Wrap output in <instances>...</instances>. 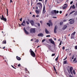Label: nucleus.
<instances>
[{"mask_svg":"<svg viewBox=\"0 0 77 77\" xmlns=\"http://www.w3.org/2000/svg\"><path fill=\"white\" fill-rule=\"evenodd\" d=\"M59 11H56V10H53L51 11V15L52 16H56L57 14H58Z\"/></svg>","mask_w":77,"mask_h":77,"instance_id":"nucleus-1","label":"nucleus"},{"mask_svg":"<svg viewBox=\"0 0 77 77\" xmlns=\"http://www.w3.org/2000/svg\"><path fill=\"white\" fill-rule=\"evenodd\" d=\"M29 52H30L31 55V56H32V57H35V52H33V51L32 50V49H30L29 51Z\"/></svg>","mask_w":77,"mask_h":77,"instance_id":"nucleus-2","label":"nucleus"},{"mask_svg":"<svg viewBox=\"0 0 77 77\" xmlns=\"http://www.w3.org/2000/svg\"><path fill=\"white\" fill-rule=\"evenodd\" d=\"M37 5H38V7H39L40 9H41L42 8V5L41 2H39L37 4Z\"/></svg>","mask_w":77,"mask_h":77,"instance_id":"nucleus-3","label":"nucleus"},{"mask_svg":"<svg viewBox=\"0 0 77 77\" xmlns=\"http://www.w3.org/2000/svg\"><path fill=\"white\" fill-rule=\"evenodd\" d=\"M45 12H46V11H45V5H44L42 11V14L43 15H45Z\"/></svg>","mask_w":77,"mask_h":77,"instance_id":"nucleus-4","label":"nucleus"},{"mask_svg":"<svg viewBox=\"0 0 77 77\" xmlns=\"http://www.w3.org/2000/svg\"><path fill=\"white\" fill-rule=\"evenodd\" d=\"M0 18L1 20H3V21H5V22H6V21L7 20V19H6V18L4 17L3 15H2V17H0Z\"/></svg>","mask_w":77,"mask_h":77,"instance_id":"nucleus-5","label":"nucleus"},{"mask_svg":"<svg viewBox=\"0 0 77 77\" xmlns=\"http://www.w3.org/2000/svg\"><path fill=\"white\" fill-rule=\"evenodd\" d=\"M67 7L68 5H67V4H65L63 5L62 8L63 9H66V8H67Z\"/></svg>","mask_w":77,"mask_h":77,"instance_id":"nucleus-6","label":"nucleus"},{"mask_svg":"<svg viewBox=\"0 0 77 77\" xmlns=\"http://www.w3.org/2000/svg\"><path fill=\"white\" fill-rule=\"evenodd\" d=\"M69 69L70 72L71 74H73V73L72 72V70H73V67L72 66H70L69 68Z\"/></svg>","mask_w":77,"mask_h":77,"instance_id":"nucleus-7","label":"nucleus"},{"mask_svg":"<svg viewBox=\"0 0 77 77\" xmlns=\"http://www.w3.org/2000/svg\"><path fill=\"white\" fill-rule=\"evenodd\" d=\"M30 33H35V28L31 29L30 30Z\"/></svg>","mask_w":77,"mask_h":77,"instance_id":"nucleus-8","label":"nucleus"},{"mask_svg":"<svg viewBox=\"0 0 77 77\" xmlns=\"http://www.w3.org/2000/svg\"><path fill=\"white\" fill-rule=\"evenodd\" d=\"M38 36H41V37H43L44 36V34L42 33H40L38 35Z\"/></svg>","mask_w":77,"mask_h":77,"instance_id":"nucleus-9","label":"nucleus"},{"mask_svg":"<svg viewBox=\"0 0 77 77\" xmlns=\"http://www.w3.org/2000/svg\"><path fill=\"white\" fill-rule=\"evenodd\" d=\"M30 23H31L32 26H34V24H35V23H34V21L33 20H31L30 21Z\"/></svg>","mask_w":77,"mask_h":77,"instance_id":"nucleus-10","label":"nucleus"},{"mask_svg":"<svg viewBox=\"0 0 77 77\" xmlns=\"http://www.w3.org/2000/svg\"><path fill=\"white\" fill-rule=\"evenodd\" d=\"M57 29V26H55L54 29V32L55 33H56V30Z\"/></svg>","mask_w":77,"mask_h":77,"instance_id":"nucleus-11","label":"nucleus"},{"mask_svg":"<svg viewBox=\"0 0 77 77\" xmlns=\"http://www.w3.org/2000/svg\"><path fill=\"white\" fill-rule=\"evenodd\" d=\"M26 24V21H25V20H23V23L21 24V25L23 26H25V24Z\"/></svg>","mask_w":77,"mask_h":77,"instance_id":"nucleus-12","label":"nucleus"},{"mask_svg":"<svg viewBox=\"0 0 77 77\" xmlns=\"http://www.w3.org/2000/svg\"><path fill=\"white\" fill-rule=\"evenodd\" d=\"M24 30L25 32V33L26 34V35H28L29 34V32H27V30L25 29V28H24Z\"/></svg>","mask_w":77,"mask_h":77,"instance_id":"nucleus-13","label":"nucleus"},{"mask_svg":"<svg viewBox=\"0 0 77 77\" xmlns=\"http://www.w3.org/2000/svg\"><path fill=\"white\" fill-rule=\"evenodd\" d=\"M75 21L74 20H72L69 23L71 24H74V23Z\"/></svg>","mask_w":77,"mask_h":77,"instance_id":"nucleus-14","label":"nucleus"},{"mask_svg":"<svg viewBox=\"0 0 77 77\" xmlns=\"http://www.w3.org/2000/svg\"><path fill=\"white\" fill-rule=\"evenodd\" d=\"M45 32L46 34H48V33H49V31H48V30H47V29H45Z\"/></svg>","mask_w":77,"mask_h":77,"instance_id":"nucleus-15","label":"nucleus"},{"mask_svg":"<svg viewBox=\"0 0 77 77\" xmlns=\"http://www.w3.org/2000/svg\"><path fill=\"white\" fill-rule=\"evenodd\" d=\"M67 27V26L65 25L63 27L62 29L63 30H65L66 29V28Z\"/></svg>","mask_w":77,"mask_h":77,"instance_id":"nucleus-16","label":"nucleus"},{"mask_svg":"<svg viewBox=\"0 0 77 77\" xmlns=\"http://www.w3.org/2000/svg\"><path fill=\"white\" fill-rule=\"evenodd\" d=\"M16 58L17 59V60H21V58L18 57V56H17L16 57Z\"/></svg>","mask_w":77,"mask_h":77,"instance_id":"nucleus-17","label":"nucleus"},{"mask_svg":"<svg viewBox=\"0 0 77 77\" xmlns=\"http://www.w3.org/2000/svg\"><path fill=\"white\" fill-rule=\"evenodd\" d=\"M35 12L37 14H39V11H38V10H36Z\"/></svg>","mask_w":77,"mask_h":77,"instance_id":"nucleus-18","label":"nucleus"},{"mask_svg":"<svg viewBox=\"0 0 77 77\" xmlns=\"http://www.w3.org/2000/svg\"><path fill=\"white\" fill-rule=\"evenodd\" d=\"M74 35H71V39H74Z\"/></svg>","mask_w":77,"mask_h":77,"instance_id":"nucleus-19","label":"nucleus"},{"mask_svg":"<svg viewBox=\"0 0 77 77\" xmlns=\"http://www.w3.org/2000/svg\"><path fill=\"white\" fill-rule=\"evenodd\" d=\"M35 42H39L38 39L35 38Z\"/></svg>","mask_w":77,"mask_h":77,"instance_id":"nucleus-20","label":"nucleus"},{"mask_svg":"<svg viewBox=\"0 0 77 77\" xmlns=\"http://www.w3.org/2000/svg\"><path fill=\"white\" fill-rule=\"evenodd\" d=\"M74 12H75V11H72L69 13V15H71Z\"/></svg>","mask_w":77,"mask_h":77,"instance_id":"nucleus-21","label":"nucleus"},{"mask_svg":"<svg viewBox=\"0 0 77 77\" xmlns=\"http://www.w3.org/2000/svg\"><path fill=\"white\" fill-rule=\"evenodd\" d=\"M53 68H54V71H55L56 72V67H55V66H54Z\"/></svg>","mask_w":77,"mask_h":77,"instance_id":"nucleus-22","label":"nucleus"},{"mask_svg":"<svg viewBox=\"0 0 77 77\" xmlns=\"http://www.w3.org/2000/svg\"><path fill=\"white\" fill-rule=\"evenodd\" d=\"M49 23H50V24H51V25L52 26V23H51V20H50L49 21Z\"/></svg>","mask_w":77,"mask_h":77,"instance_id":"nucleus-23","label":"nucleus"},{"mask_svg":"<svg viewBox=\"0 0 77 77\" xmlns=\"http://www.w3.org/2000/svg\"><path fill=\"white\" fill-rule=\"evenodd\" d=\"M3 44H6V40H4L3 41Z\"/></svg>","mask_w":77,"mask_h":77,"instance_id":"nucleus-24","label":"nucleus"},{"mask_svg":"<svg viewBox=\"0 0 77 77\" xmlns=\"http://www.w3.org/2000/svg\"><path fill=\"white\" fill-rule=\"evenodd\" d=\"M75 32H74L71 35L74 36V35H75Z\"/></svg>","mask_w":77,"mask_h":77,"instance_id":"nucleus-25","label":"nucleus"},{"mask_svg":"<svg viewBox=\"0 0 77 77\" xmlns=\"http://www.w3.org/2000/svg\"><path fill=\"white\" fill-rule=\"evenodd\" d=\"M51 44H54V45L55 44L54 42V41H53L51 42Z\"/></svg>","mask_w":77,"mask_h":77,"instance_id":"nucleus-26","label":"nucleus"},{"mask_svg":"<svg viewBox=\"0 0 77 77\" xmlns=\"http://www.w3.org/2000/svg\"><path fill=\"white\" fill-rule=\"evenodd\" d=\"M58 58H59V56H58V57L55 59V61H57V60H58Z\"/></svg>","mask_w":77,"mask_h":77,"instance_id":"nucleus-27","label":"nucleus"},{"mask_svg":"<svg viewBox=\"0 0 77 77\" xmlns=\"http://www.w3.org/2000/svg\"><path fill=\"white\" fill-rule=\"evenodd\" d=\"M72 9H75V5H73L72 7Z\"/></svg>","mask_w":77,"mask_h":77,"instance_id":"nucleus-28","label":"nucleus"},{"mask_svg":"<svg viewBox=\"0 0 77 77\" xmlns=\"http://www.w3.org/2000/svg\"><path fill=\"white\" fill-rule=\"evenodd\" d=\"M47 25H48L49 27H50V23H47Z\"/></svg>","mask_w":77,"mask_h":77,"instance_id":"nucleus-29","label":"nucleus"},{"mask_svg":"<svg viewBox=\"0 0 77 77\" xmlns=\"http://www.w3.org/2000/svg\"><path fill=\"white\" fill-rule=\"evenodd\" d=\"M67 61L66 60L64 61L63 64H66Z\"/></svg>","mask_w":77,"mask_h":77,"instance_id":"nucleus-30","label":"nucleus"},{"mask_svg":"<svg viewBox=\"0 0 77 77\" xmlns=\"http://www.w3.org/2000/svg\"><path fill=\"white\" fill-rule=\"evenodd\" d=\"M62 43V41H60V44H59V45H61Z\"/></svg>","mask_w":77,"mask_h":77,"instance_id":"nucleus-31","label":"nucleus"},{"mask_svg":"<svg viewBox=\"0 0 77 77\" xmlns=\"http://www.w3.org/2000/svg\"><path fill=\"white\" fill-rule=\"evenodd\" d=\"M74 15H77V11H76L74 13Z\"/></svg>","mask_w":77,"mask_h":77,"instance_id":"nucleus-32","label":"nucleus"},{"mask_svg":"<svg viewBox=\"0 0 77 77\" xmlns=\"http://www.w3.org/2000/svg\"><path fill=\"white\" fill-rule=\"evenodd\" d=\"M73 74H75V70H73Z\"/></svg>","mask_w":77,"mask_h":77,"instance_id":"nucleus-33","label":"nucleus"},{"mask_svg":"<svg viewBox=\"0 0 77 77\" xmlns=\"http://www.w3.org/2000/svg\"><path fill=\"white\" fill-rule=\"evenodd\" d=\"M67 71H68L69 73V74H70V72H70V70L68 69H67Z\"/></svg>","mask_w":77,"mask_h":77,"instance_id":"nucleus-34","label":"nucleus"},{"mask_svg":"<svg viewBox=\"0 0 77 77\" xmlns=\"http://www.w3.org/2000/svg\"><path fill=\"white\" fill-rule=\"evenodd\" d=\"M60 26H62V24H63V22H61L60 23Z\"/></svg>","mask_w":77,"mask_h":77,"instance_id":"nucleus-35","label":"nucleus"},{"mask_svg":"<svg viewBox=\"0 0 77 77\" xmlns=\"http://www.w3.org/2000/svg\"><path fill=\"white\" fill-rule=\"evenodd\" d=\"M7 16H8V9L7 8Z\"/></svg>","mask_w":77,"mask_h":77,"instance_id":"nucleus-36","label":"nucleus"},{"mask_svg":"<svg viewBox=\"0 0 77 77\" xmlns=\"http://www.w3.org/2000/svg\"><path fill=\"white\" fill-rule=\"evenodd\" d=\"M26 23L27 24H28V25L29 24V22H28L27 21H26Z\"/></svg>","mask_w":77,"mask_h":77,"instance_id":"nucleus-37","label":"nucleus"},{"mask_svg":"<svg viewBox=\"0 0 77 77\" xmlns=\"http://www.w3.org/2000/svg\"><path fill=\"white\" fill-rule=\"evenodd\" d=\"M75 50H77V45L75 46Z\"/></svg>","mask_w":77,"mask_h":77,"instance_id":"nucleus-38","label":"nucleus"},{"mask_svg":"<svg viewBox=\"0 0 77 77\" xmlns=\"http://www.w3.org/2000/svg\"><path fill=\"white\" fill-rule=\"evenodd\" d=\"M75 60H76V58H75L74 59L73 61L74 62H75Z\"/></svg>","mask_w":77,"mask_h":77,"instance_id":"nucleus-39","label":"nucleus"},{"mask_svg":"<svg viewBox=\"0 0 77 77\" xmlns=\"http://www.w3.org/2000/svg\"><path fill=\"white\" fill-rule=\"evenodd\" d=\"M55 54H53L51 56H55Z\"/></svg>","mask_w":77,"mask_h":77,"instance_id":"nucleus-40","label":"nucleus"},{"mask_svg":"<svg viewBox=\"0 0 77 77\" xmlns=\"http://www.w3.org/2000/svg\"><path fill=\"white\" fill-rule=\"evenodd\" d=\"M37 25L38 26V27H40V23H38Z\"/></svg>","mask_w":77,"mask_h":77,"instance_id":"nucleus-41","label":"nucleus"},{"mask_svg":"<svg viewBox=\"0 0 77 77\" xmlns=\"http://www.w3.org/2000/svg\"><path fill=\"white\" fill-rule=\"evenodd\" d=\"M45 41V39H43L42 40V42H44V41Z\"/></svg>","mask_w":77,"mask_h":77,"instance_id":"nucleus-42","label":"nucleus"},{"mask_svg":"<svg viewBox=\"0 0 77 77\" xmlns=\"http://www.w3.org/2000/svg\"><path fill=\"white\" fill-rule=\"evenodd\" d=\"M72 3H73V1H72V2H70V5H72Z\"/></svg>","mask_w":77,"mask_h":77,"instance_id":"nucleus-43","label":"nucleus"},{"mask_svg":"<svg viewBox=\"0 0 77 77\" xmlns=\"http://www.w3.org/2000/svg\"><path fill=\"white\" fill-rule=\"evenodd\" d=\"M12 67L13 68H14V69H16V68H15V67H14L13 65H11Z\"/></svg>","mask_w":77,"mask_h":77,"instance_id":"nucleus-44","label":"nucleus"},{"mask_svg":"<svg viewBox=\"0 0 77 77\" xmlns=\"http://www.w3.org/2000/svg\"><path fill=\"white\" fill-rule=\"evenodd\" d=\"M52 18H57V17H53L52 16Z\"/></svg>","mask_w":77,"mask_h":77,"instance_id":"nucleus-45","label":"nucleus"},{"mask_svg":"<svg viewBox=\"0 0 77 77\" xmlns=\"http://www.w3.org/2000/svg\"><path fill=\"white\" fill-rule=\"evenodd\" d=\"M49 41H50L51 42L53 41V40H52V39H49Z\"/></svg>","mask_w":77,"mask_h":77,"instance_id":"nucleus-46","label":"nucleus"},{"mask_svg":"<svg viewBox=\"0 0 77 77\" xmlns=\"http://www.w3.org/2000/svg\"><path fill=\"white\" fill-rule=\"evenodd\" d=\"M22 17H21V19H20V21H22Z\"/></svg>","mask_w":77,"mask_h":77,"instance_id":"nucleus-47","label":"nucleus"},{"mask_svg":"<svg viewBox=\"0 0 77 77\" xmlns=\"http://www.w3.org/2000/svg\"><path fill=\"white\" fill-rule=\"evenodd\" d=\"M62 50H65V47L63 46L62 47Z\"/></svg>","mask_w":77,"mask_h":77,"instance_id":"nucleus-48","label":"nucleus"},{"mask_svg":"<svg viewBox=\"0 0 77 77\" xmlns=\"http://www.w3.org/2000/svg\"><path fill=\"white\" fill-rule=\"evenodd\" d=\"M74 56H73L72 57V59H74Z\"/></svg>","mask_w":77,"mask_h":77,"instance_id":"nucleus-49","label":"nucleus"},{"mask_svg":"<svg viewBox=\"0 0 77 77\" xmlns=\"http://www.w3.org/2000/svg\"><path fill=\"white\" fill-rule=\"evenodd\" d=\"M46 37H50V35H47L46 36Z\"/></svg>","mask_w":77,"mask_h":77,"instance_id":"nucleus-50","label":"nucleus"},{"mask_svg":"<svg viewBox=\"0 0 77 77\" xmlns=\"http://www.w3.org/2000/svg\"><path fill=\"white\" fill-rule=\"evenodd\" d=\"M40 23H41V24H42L43 22H42V21H40Z\"/></svg>","mask_w":77,"mask_h":77,"instance_id":"nucleus-51","label":"nucleus"},{"mask_svg":"<svg viewBox=\"0 0 77 77\" xmlns=\"http://www.w3.org/2000/svg\"><path fill=\"white\" fill-rule=\"evenodd\" d=\"M48 0H45V3H46V4H47V2Z\"/></svg>","mask_w":77,"mask_h":77,"instance_id":"nucleus-52","label":"nucleus"},{"mask_svg":"<svg viewBox=\"0 0 77 77\" xmlns=\"http://www.w3.org/2000/svg\"><path fill=\"white\" fill-rule=\"evenodd\" d=\"M20 66H21V64H19L17 66L19 67Z\"/></svg>","mask_w":77,"mask_h":77,"instance_id":"nucleus-53","label":"nucleus"},{"mask_svg":"<svg viewBox=\"0 0 77 77\" xmlns=\"http://www.w3.org/2000/svg\"><path fill=\"white\" fill-rule=\"evenodd\" d=\"M34 26H35V27H37V26L35 25V24H34Z\"/></svg>","mask_w":77,"mask_h":77,"instance_id":"nucleus-54","label":"nucleus"},{"mask_svg":"<svg viewBox=\"0 0 77 77\" xmlns=\"http://www.w3.org/2000/svg\"><path fill=\"white\" fill-rule=\"evenodd\" d=\"M60 14H61L62 12V11H60Z\"/></svg>","mask_w":77,"mask_h":77,"instance_id":"nucleus-55","label":"nucleus"},{"mask_svg":"<svg viewBox=\"0 0 77 77\" xmlns=\"http://www.w3.org/2000/svg\"><path fill=\"white\" fill-rule=\"evenodd\" d=\"M72 6H71L70 7V8L69 10H71V8H72Z\"/></svg>","mask_w":77,"mask_h":77,"instance_id":"nucleus-56","label":"nucleus"},{"mask_svg":"<svg viewBox=\"0 0 77 77\" xmlns=\"http://www.w3.org/2000/svg\"><path fill=\"white\" fill-rule=\"evenodd\" d=\"M65 21H66V20H63V22H65Z\"/></svg>","mask_w":77,"mask_h":77,"instance_id":"nucleus-57","label":"nucleus"},{"mask_svg":"<svg viewBox=\"0 0 77 77\" xmlns=\"http://www.w3.org/2000/svg\"><path fill=\"white\" fill-rule=\"evenodd\" d=\"M28 20V21L29 22H30V20H29V19H27Z\"/></svg>","mask_w":77,"mask_h":77,"instance_id":"nucleus-58","label":"nucleus"},{"mask_svg":"<svg viewBox=\"0 0 77 77\" xmlns=\"http://www.w3.org/2000/svg\"><path fill=\"white\" fill-rule=\"evenodd\" d=\"M35 17V15L34 14H33L32 16V17Z\"/></svg>","mask_w":77,"mask_h":77,"instance_id":"nucleus-59","label":"nucleus"},{"mask_svg":"<svg viewBox=\"0 0 77 77\" xmlns=\"http://www.w3.org/2000/svg\"><path fill=\"white\" fill-rule=\"evenodd\" d=\"M35 17H39V16L38 15H36Z\"/></svg>","mask_w":77,"mask_h":77,"instance_id":"nucleus-60","label":"nucleus"},{"mask_svg":"<svg viewBox=\"0 0 77 77\" xmlns=\"http://www.w3.org/2000/svg\"><path fill=\"white\" fill-rule=\"evenodd\" d=\"M12 0H10V3H12Z\"/></svg>","mask_w":77,"mask_h":77,"instance_id":"nucleus-61","label":"nucleus"},{"mask_svg":"<svg viewBox=\"0 0 77 77\" xmlns=\"http://www.w3.org/2000/svg\"><path fill=\"white\" fill-rule=\"evenodd\" d=\"M18 25H19V27H21V24H19Z\"/></svg>","mask_w":77,"mask_h":77,"instance_id":"nucleus-62","label":"nucleus"},{"mask_svg":"<svg viewBox=\"0 0 77 77\" xmlns=\"http://www.w3.org/2000/svg\"><path fill=\"white\" fill-rule=\"evenodd\" d=\"M64 39H66V35H65V36H64Z\"/></svg>","mask_w":77,"mask_h":77,"instance_id":"nucleus-63","label":"nucleus"},{"mask_svg":"<svg viewBox=\"0 0 77 77\" xmlns=\"http://www.w3.org/2000/svg\"><path fill=\"white\" fill-rule=\"evenodd\" d=\"M36 9H38V7H37L36 8Z\"/></svg>","mask_w":77,"mask_h":77,"instance_id":"nucleus-64","label":"nucleus"}]
</instances>
